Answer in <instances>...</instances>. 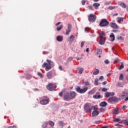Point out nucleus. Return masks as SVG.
I'll return each instance as SVG.
<instances>
[{
	"mask_svg": "<svg viewBox=\"0 0 128 128\" xmlns=\"http://www.w3.org/2000/svg\"><path fill=\"white\" fill-rule=\"evenodd\" d=\"M76 93L74 91L70 92H66L64 93V100L66 101L70 100L72 98H76Z\"/></svg>",
	"mask_w": 128,
	"mask_h": 128,
	"instance_id": "1",
	"label": "nucleus"
},
{
	"mask_svg": "<svg viewBox=\"0 0 128 128\" xmlns=\"http://www.w3.org/2000/svg\"><path fill=\"white\" fill-rule=\"evenodd\" d=\"M96 106H92L91 108H90L88 104H86L84 106V110L86 112H92V110H96Z\"/></svg>",
	"mask_w": 128,
	"mask_h": 128,
	"instance_id": "2",
	"label": "nucleus"
},
{
	"mask_svg": "<svg viewBox=\"0 0 128 128\" xmlns=\"http://www.w3.org/2000/svg\"><path fill=\"white\" fill-rule=\"evenodd\" d=\"M108 24H110V22L106 18L102 19L99 24V26L102 28L108 26Z\"/></svg>",
	"mask_w": 128,
	"mask_h": 128,
	"instance_id": "3",
	"label": "nucleus"
},
{
	"mask_svg": "<svg viewBox=\"0 0 128 128\" xmlns=\"http://www.w3.org/2000/svg\"><path fill=\"white\" fill-rule=\"evenodd\" d=\"M46 88L48 90L52 92V90H55L56 88V86L53 83H50L46 86Z\"/></svg>",
	"mask_w": 128,
	"mask_h": 128,
	"instance_id": "4",
	"label": "nucleus"
},
{
	"mask_svg": "<svg viewBox=\"0 0 128 128\" xmlns=\"http://www.w3.org/2000/svg\"><path fill=\"white\" fill-rule=\"evenodd\" d=\"M88 90V87H86L82 89L80 88V86H78L76 88V92H78L79 94H84V92H86Z\"/></svg>",
	"mask_w": 128,
	"mask_h": 128,
	"instance_id": "5",
	"label": "nucleus"
},
{
	"mask_svg": "<svg viewBox=\"0 0 128 128\" xmlns=\"http://www.w3.org/2000/svg\"><path fill=\"white\" fill-rule=\"evenodd\" d=\"M88 20L89 22H96V16L92 14H90L88 16Z\"/></svg>",
	"mask_w": 128,
	"mask_h": 128,
	"instance_id": "6",
	"label": "nucleus"
},
{
	"mask_svg": "<svg viewBox=\"0 0 128 128\" xmlns=\"http://www.w3.org/2000/svg\"><path fill=\"white\" fill-rule=\"evenodd\" d=\"M42 68H46L45 70L46 72L50 70H52V66H48V63L46 62L44 63L42 65Z\"/></svg>",
	"mask_w": 128,
	"mask_h": 128,
	"instance_id": "7",
	"label": "nucleus"
},
{
	"mask_svg": "<svg viewBox=\"0 0 128 128\" xmlns=\"http://www.w3.org/2000/svg\"><path fill=\"white\" fill-rule=\"evenodd\" d=\"M48 102H50V98L43 99L40 101V104L42 106H46V104H48Z\"/></svg>",
	"mask_w": 128,
	"mask_h": 128,
	"instance_id": "8",
	"label": "nucleus"
},
{
	"mask_svg": "<svg viewBox=\"0 0 128 128\" xmlns=\"http://www.w3.org/2000/svg\"><path fill=\"white\" fill-rule=\"evenodd\" d=\"M115 93L114 92H106L104 94L105 98H110V96H114Z\"/></svg>",
	"mask_w": 128,
	"mask_h": 128,
	"instance_id": "9",
	"label": "nucleus"
},
{
	"mask_svg": "<svg viewBox=\"0 0 128 128\" xmlns=\"http://www.w3.org/2000/svg\"><path fill=\"white\" fill-rule=\"evenodd\" d=\"M100 92H96L95 95L93 96V98H95L96 100H98L100 98H102V96L100 94Z\"/></svg>",
	"mask_w": 128,
	"mask_h": 128,
	"instance_id": "10",
	"label": "nucleus"
},
{
	"mask_svg": "<svg viewBox=\"0 0 128 128\" xmlns=\"http://www.w3.org/2000/svg\"><path fill=\"white\" fill-rule=\"evenodd\" d=\"M110 26L112 28H115L116 30H118V26L114 22H110Z\"/></svg>",
	"mask_w": 128,
	"mask_h": 128,
	"instance_id": "11",
	"label": "nucleus"
},
{
	"mask_svg": "<svg viewBox=\"0 0 128 128\" xmlns=\"http://www.w3.org/2000/svg\"><path fill=\"white\" fill-rule=\"evenodd\" d=\"M66 34L67 36L68 34H70V32H72V24H68V29L66 30Z\"/></svg>",
	"mask_w": 128,
	"mask_h": 128,
	"instance_id": "12",
	"label": "nucleus"
},
{
	"mask_svg": "<svg viewBox=\"0 0 128 128\" xmlns=\"http://www.w3.org/2000/svg\"><path fill=\"white\" fill-rule=\"evenodd\" d=\"M122 94L120 96V98H121V100H124L125 98H126V96H128V94L126 92H122Z\"/></svg>",
	"mask_w": 128,
	"mask_h": 128,
	"instance_id": "13",
	"label": "nucleus"
},
{
	"mask_svg": "<svg viewBox=\"0 0 128 128\" xmlns=\"http://www.w3.org/2000/svg\"><path fill=\"white\" fill-rule=\"evenodd\" d=\"M46 76L48 80L52 78V71L48 72L46 74Z\"/></svg>",
	"mask_w": 128,
	"mask_h": 128,
	"instance_id": "14",
	"label": "nucleus"
},
{
	"mask_svg": "<svg viewBox=\"0 0 128 128\" xmlns=\"http://www.w3.org/2000/svg\"><path fill=\"white\" fill-rule=\"evenodd\" d=\"M98 114H100V112L98 110L94 111L92 112V118H96V116H98Z\"/></svg>",
	"mask_w": 128,
	"mask_h": 128,
	"instance_id": "15",
	"label": "nucleus"
},
{
	"mask_svg": "<svg viewBox=\"0 0 128 128\" xmlns=\"http://www.w3.org/2000/svg\"><path fill=\"white\" fill-rule=\"evenodd\" d=\"M62 40H64L62 36H56V41L57 42H62Z\"/></svg>",
	"mask_w": 128,
	"mask_h": 128,
	"instance_id": "16",
	"label": "nucleus"
},
{
	"mask_svg": "<svg viewBox=\"0 0 128 128\" xmlns=\"http://www.w3.org/2000/svg\"><path fill=\"white\" fill-rule=\"evenodd\" d=\"M110 42H114L116 38L114 37V33H112L110 36Z\"/></svg>",
	"mask_w": 128,
	"mask_h": 128,
	"instance_id": "17",
	"label": "nucleus"
},
{
	"mask_svg": "<svg viewBox=\"0 0 128 128\" xmlns=\"http://www.w3.org/2000/svg\"><path fill=\"white\" fill-rule=\"evenodd\" d=\"M100 6V4L96 2H95L93 4V6H94L95 10H98Z\"/></svg>",
	"mask_w": 128,
	"mask_h": 128,
	"instance_id": "18",
	"label": "nucleus"
},
{
	"mask_svg": "<svg viewBox=\"0 0 128 128\" xmlns=\"http://www.w3.org/2000/svg\"><path fill=\"white\" fill-rule=\"evenodd\" d=\"M105 42H106V40H104V38H102L100 40V41L99 42V44L102 45V44H104Z\"/></svg>",
	"mask_w": 128,
	"mask_h": 128,
	"instance_id": "19",
	"label": "nucleus"
},
{
	"mask_svg": "<svg viewBox=\"0 0 128 128\" xmlns=\"http://www.w3.org/2000/svg\"><path fill=\"white\" fill-rule=\"evenodd\" d=\"M100 106H102V108L106 107V106H108V103L106 102H102L100 104Z\"/></svg>",
	"mask_w": 128,
	"mask_h": 128,
	"instance_id": "20",
	"label": "nucleus"
},
{
	"mask_svg": "<svg viewBox=\"0 0 128 128\" xmlns=\"http://www.w3.org/2000/svg\"><path fill=\"white\" fill-rule=\"evenodd\" d=\"M74 40V36L72 35L70 36V38H68V42H72Z\"/></svg>",
	"mask_w": 128,
	"mask_h": 128,
	"instance_id": "21",
	"label": "nucleus"
},
{
	"mask_svg": "<svg viewBox=\"0 0 128 128\" xmlns=\"http://www.w3.org/2000/svg\"><path fill=\"white\" fill-rule=\"evenodd\" d=\"M116 98H114V97H111L108 100V102H114V100Z\"/></svg>",
	"mask_w": 128,
	"mask_h": 128,
	"instance_id": "22",
	"label": "nucleus"
},
{
	"mask_svg": "<svg viewBox=\"0 0 128 128\" xmlns=\"http://www.w3.org/2000/svg\"><path fill=\"white\" fill-rule=\"evenodd\" d=\"M100 74V70L98 69H96V70L93 72L94 76H96V74Z\"/></svg>",
	"mask_w": 128,
	"mask_h": 128,
	"instance_id": "23",
	"label": "nucleus"
},
{
	"mask_svg": "<svg viewBox=\"0 0 128 128\" xmlns=\"http://www.w3.org/2000/svg\"><path fill=\"white\" fill-rule=\"evenodd\" d=\"M116 86L117 88H122V84L121 82H118L116 84Z\"/></svg>",
	"mask_w": 128,
	"mask_h": 128,
	"instance_id": "24",
	"label": "nucleus"
},
{
	"mask_svg": "<svg viewBox=\"0 0 128 128\" xmlns=\"http://www.w3.org/2000/svg\"><path fill=\"white\" fill-rule=\"evenodd\" d=\"M48 124L50 126H54V122L52 121H48Z\"/></svg>",
	"mask_w": 128,
	"mask_h": 128,
	"instance_id": "25",
	"label": "nucleus"
},
{
	"mask_svg": "<svg viewBox=\"0 0 128 128\" xmlns=\"http://www.w3.org/2000/svg\"><path fill=\"white\" fill-rule=\"evenodd\" d=\"M114 114H118V109H114L113 111Z\"/></svg>",
	"mask_w": 128,
	"mask_h": 128,
	"instance_id": "26",
	"label": "nucleus"
},
{
	"mask_svg": "<svg viewBox=\"0 0 128 128\" xmlns=\"http://www.w3.org/2000/svg\"><path fill=\"white\" fill-rule=\"evenodd\" d=\"M124 74H121L119 77V80H124Z\"/></svg>",
	"mask_w": 128,
	"mask_h": 128,
	"instance_id": "27",
	"label": "nucleus"
},
{
	"mask_svg": "<svg viewBox=\"0 0 128 128\" xmlns=\"http://www.w3.org/2000/svg\"><path fill=\"white\" fill-rule=\"evenodd\" d=\"M37 74H38V76H40V78H44V75H42V73H40V72H37Z\"/></svg>",
	"mask_w": 128,
	"mask_h": 128,
	"instance_id": "28",
	"label": "nucleus"
},
{
	"mask_svg": "<svg viewBox=\"0 0 128 128\" xmlns=\"http://www.w3.org/2000/svg\"><path fill=\"white\" fill-rule=\"evenodd\" d=\"M116 20H117V22H120L124 20V18H118Z\"/></svg>",
	"mask_w": 128,
	"mask_h": 128,
	"instance_id": "29",
	"label": "nucleus"
},
{
	"mask_svg": "<svg viewBox=\"0 0 128 128\" xmlns=\"http://www.w3.org/2000/svg\"><path fill=\"white\" fill-rule=\"evenodd\" d=\"M62 28H64V26L62 25H60L59 28H57L56 30L58 32H60L62 29Z\"/></svg>",
	"mask_w": 128,
	"mask_h": 128,
	"instance_id": "30",
	"label": "nucleus"
},
{
	"mask_svg": "<svg viewBox=\"0 0 128 128\" xmlns=\"http://www.w3.org/2000/svg\"><path fill=\"white\" fill-rule=\"evenodd\" d=\"M120 6L122 8H126V4L124 3L120 4Z\"/></svg>",
	"mask_w": 128,
	"mask_h": 128,
	"instance_id": "31",
	"label": "nucleus"
},
{
	"mask_svg": "<svg viewBox=\"0 0 128 128\" xmlns=\"http://www.w3.org/2000/svg\"><path fill=\"white\" fill-rule=\"evenodd\" d=\"M100 112H106V110L102 108H100L99 110Z\"/></svg>",
	"mask_w": 128,
	"mask_h": 128,
	"instance_id": "32",
	"label": "nucleus"
},
{
	"mask_svg": "<svg viewBox=\"0 0 128 128\" xmlns=\"http://www.w3.org/2000/svg\"><path fill=\"white\" fill-rule=\"evenodd\" d=\"M79 72L78 74H82V72H84V68H80L78 69Z\"/></svg>",
	"mask_w": 128,
	"mask_h": 128,
	"instance_id": "33",
	"label": "nucleus"
},
{
	"mask_svg": "<svg viewBox=\"0 0 128 128\" xmlns=\"http://www.w3.org/2000/svg\"><path fill=\"white\" fill-rule=\"evenodd\" d=\"M46 62H48V66H52V64H54V62H51L49 60H47Z\"/></svg>",
	"mask_w": 128,
	"mask_h": 128,
	"instance_id": "34",
	"label": "nucleus"
},
{
	"mask_svg": "<svg viewBox=\"0 0 128 128\" xmlns=\"http://www.w3.org/2000/svg\"><path fill=\"white\" fill-rule=\"evenodd\" d=\"M102 52L101 49L97 50V54H102Z\"/></svg>",
	"mask_w": 128,
	"mask_h": 128,
	"instance_id": "35",
	"label": "nucleus"
},
{
	"mask_svg": "<svg viewBox=\"0 0 128 128\" xmlns=\"http://www.w3.org/2000/svg\"><path fill=\"white\" fill-rule=\"evenodd\" d=\"M58 124H59L60 126H64V121H58Z\"/></svg>",
	"mask_w": 128,
	"mask_h": 128,
	"instance_id": "36",
	"label": "nucleus"
},
{
	"mask_svg": "<svg viewBox=\"0 0 128 128\" xmlns=\"http://www.w3.org/2000/svg\"><path fill=\"white\" fill-rule=\"evenodd\" d=\"M94 84L96 86H98V78L94 80Z\"/></svg>",
	"mask_w": 128,
	"mask_h": 128,
	"instance_id": "37",
	"label": "nucleus"
},
{
	"mask_svg": "<svg viewBox=\"0 0 128 128\" xmlns=\"http://www.w3.org/2000/svg\"><path fill=\"white\" fill-rule=\"evenodd\" d=\"M48 126V122H44L42 125V128H45Z\"/></svg>",
	"mask_w": 128,
	"mask_h": 128,
	"instance_id": "38",
	"label": "nucleus"
},
{
	"mask_svg": "<svg viewBox=\"0 0 128 128\" xmlns=\"http://www.w3.org/2000/svg\"><path fill=\"white\" fill-rule=\"evenodd\" d=\"M116 8V6H110L108 8V10H114Z\"/></svg>",
	"mask_w": 128,
	"mask_h": 128,
	"instance_id": "39",
	"label": "nucleus"
},
{
	"mask_svg": "<svg viewBox=\"0 0 128 128\" xmlns=\"http://www.w3.org/2000/svg\"><path fill=\"white\" fill-rule=\"evenodd\" d=\"M122 124H126L128 126V120H124L122 122Z\"/></svg>",
	"mask_w": 128,
	"mask_h": 128,
	"instance_id": "40",
	"label": "nucleus"
},
{
	"mask_svg": "<svg viewBox=\"0 0 128 128\" xmlns=\"http://www.w3.org/2000/svg\"><path fill=\"white\" fill-rule=\"evenodd\" d=\"M88 0H82V6H84L86 4V2Z\"/></svg>",
	"mask_w": 128,
	"mask_h": 128,
	"instance_id": "41",
	"label": "nucleus"
},
{
	"mask_svg": "<svg viewBox=\"0 0 128 128\" xmlns=\"http://www.w3.org/2000/svg\"><path fill=\"white\" fill-rule=\"evenodd\" d=\"M124 64H122L118 68V70H120L122 68H124Z\"/></svg>",
	"mask_w": 128,
	"mask_h": 128,
	"instance_id": "42",
	"label": "nucleus"
},
{
	"mask_svg": "<svg viewBox=\"0 0 128 128\" xmlns=\"http://www.w3.org/2000/svg\"><path fill=\"white\" fill-rule=\"evenodd\" d=\"M88 8L90 10H94V8H92V6H90L88 7Z\"/></svg>",
	"mask_w": 128,
	"mask_h": 128,
	"instance_id": "43",
	"label": "nucleus"
},
{
	"mask_svg": "<svg viewBox=\"0 0 128 128\" xmlns=\"http://www.w3.org/2000/svg\"><path fill=\"white\" fill-rule=\"evenodd\" d=\"M104 62L106 64H110V61H108V60H105Z\"/></svg>",
	"mask_w": 128,
	"mask_h": 128,
	"instance_id": "44",
	"label": "nucleus"
},
{
	"mask_svg": "<svg viewBox=\"0 0 128 128\" xmlns=\"http://www.w3.org/2000/svg\"><path fill=\"white\" fill-rule=\"evenodd\" d=\"M102 92H108V88H102Z\"/></svg>",
	"mask_w": 128,
	"mask_h": 128,
	"instance_id": "45",
	"label": "nucleus"
},
{
	"mask_svg": "<svg viewBox=\"0 0 128 128\" xmlns=\"http://www.w3.org/2000/svg\"><path fill=\"white\" fill-rule=\"evenodd\" d=\"M118 40H124V37L120 36V37H118Z\"/></svg>",
	"mask_w": 128,
	"mask_h": 128,
	"instance_id": "46",
	"label": "nucleus"
},
{
	"mask_svg": "<svg viewBox=\"0 0 128 128\" xmlns=\"http://www.w3.org/2000/svg\"><path fill=\"white\" fill-rule=\"evenodd\" d=\"M112 32H116V33L120 32V31L118 30H112Z\"/></svg>",
	"mask_w": 128,
	"mask_h": 128,
	"instance_id": "47",
	"label": "nucleus"
},
{
	"mask_svg": "<svg viewBox=\"0 0 128 128\" xmlns=\"http://www.w3.org/2000/svg\"><path fill=\"white\" fill-rule=\"evenodd\" d=\"M16 125H14V126H9L8 127L10 128H16Z\"/></svg>",
	"mask_w": 128,
	"mask_h": 128,
	"instance_id": "48",
	"label": "nucleus"
},
{
	"mask_svg": "<svg viewBox=\"0 0 128 128\" xmlns=\"http://www.w3.org/2000/svg\"><path fill=\"white\" fill-rule=\"evenodd\" d=\"M108 84V82L104 81L102 83V84H103V86H106V84Z\"/></svg>",
	"mask_w": 128,
	"mask_h": 128,
	"instance_id": "49",
	"label": "nucleus"
},
{
	"mask_svg": "<svg viewBox=\"0 0 128 128\" xmlns=\"http://www.w3.org/2000/svg\"><path fill=\"white\" fill-rule=\"evenodd\" d=\"M42 54H48V52L46 51H44Z\"/></svg>",
	"mask_w": 128,
	"mask_h": 128,
	"instance_id": "50",
	"label": "nucleus"
},
{
	"mask_svg": "<svg viewBox=\"0 0 128 128\" xmlns=\"http://www.w3.org/2000/svg\"><path fill=\"white\" fill-rule=\"evenodd\" d=\"M84 84H85V86H88V85H90V82H85Z\"/></svg>",
	"mask_w": 128,
	"mask_h": 128,
	"instance_id": "51",
	"label": "nucleus"
},
{
	"mask_svg": "<svg viewBox=\"0 0 128 128\" xmlns=\"http://www.w3.org/2000/svg\"><path fill=\"white\" fill-rule=\"evenodd\" d=\"M100 80H104V76H101L99 78Z\"/></svg>",
	"mask_w": 128,
	"mask_h": 128,
	"instance_id": "52",
	"label": "nucleus"
},
{
	"mask_svg": "<svg viewBox=\"0 0 128 128\" xmlns=\"http://www.w3.org/2000/svg\"><path fill=\"white\" fill-rule=\"evenodd\" d=\"M114 126H122V125H120L118 124H116Z\"/></svg>",
	"mask_w": 128,
	"mask_h": 128,
	"instance_id": "53",
	"label": "nucleus"
},
{
	"mask_svg": "<svg viewBox=\"0 0 128 128\" xmlns=\"http://www.w3.org/2000/svg\"><path fill=\"white\" fill-rule=\"evenodd\" d=\"M72 60V57H70L68 59V62H71Z\"/></svg>",
	"mask_w": 128,
	"mask_h": 128,
	"instance_id": "54",
	"label": "nucleus"
},
{
	"mask_svg": "<svg viewBox=\"0 0 128 128\" xmlns=\"http://www.w3.org/2000/svg\"><path fill=\"white\" fill-rule=\"evenodd\" d=\"M125 108H126V105H124L122 107V110H125Z\"/></svg>",
	"mask_w": 128,
	"mask_h": 128,
	"instance_id": "55",
	"label": "nucleus"
},
{
	"mask_svg": "<svg viewBox=\"0 0 128 128\" xmlns=\"http://www.w3.org/2000/svg\"><path fill=\"white\" fill-rule=\"evenodd\" d=\"M84 42H81V48H82L84 46Z\"/></svg>",
	"mask_w": 128,
	"mask_h": 128,
	"instance_id": "56",
	"label": "nucleus"
},
{
	"mask_svg": "<svg viewBox=\"0 0 128 128\" xmlns=\"http://www.w3.org/2000/svg\"><path fill=\"white\" fill-rule=\"evenodd\" d=\"M99 36L100 38V39L104 38V36H102V34H100Z\"/></svg>",
	"mask_w": 128,
	"mask_h": 128,
	"instance_id": "57",
	"label": "nucleus"
},
{
	"mask_svg": "<svg viewBox=\"0 0 128 128\" xmlns=\"http://www.w3.org/2000/svg\"><path fill=\"white\" fill-rule=\"evenodd\" d=\"M62 94H63L62 92H60V93H59V96H62Z\"/></svg>",
	"mask_w": 128,
	"mask_h": 128,
	"instance_id": "58",
	"label": "nucleus"
},
{
	"mask_svg": "<svg viewBox=\"0 0 128 128\" xmlns=\"http://www.w3.org/2000/svg\"><path fill=\"white\" fill-rule=\"evenodd\" d=\"M84 30L86 32H88V29L87 28H85Z\"/></svg>",
	"mask_w": 128,
	"mask_h": 128,
	"instance_id": "59",
	"label": "nucleus"
},
{
	"mask_svg": "<svg viewBox=\"0 0 128 128\" xmlns=\"http://www.w3.org/2000/svg\"><path fill=\"white\" fill-rule=\"evenodd\" d=\"M101 34H102V36H106V33H104V32H102Z\"/></svg>",
	"mask_w": 128,
	"mask_h": 128,
	"instance_id": "60",
	"label": "nucleus"
},
{
	"mask_svg": "<svg viewBox=\"0 0 128 128\" xmlns=\"http://www.w3.org/2000/svg\"><path fill=\"white\" fill-rule=\"evenodd\" d=\"M58 68L60 70H62V66H59Z\"/></svg>",
	"mask_w": 128,
	"mask_h": 128,
	"instance_id": "61",
	"label": "nucleus"
},
{
	"mask_svg": "<svg viewBox=\"0 0 128 128\" xmlns=\"http://www.w3.org/2000/svg\"><path fill=\"white\" fill-rule=\"evenodd\" d=\"M60 24V22H58L57 24H56V26H58Z\"/></svg>",
	"mask_w": 128,
	"mask_h": 128,
	"instance_id": "62",
	"label": "nucleus"
},
{
	"mask_svg": "<svg viewBox=\"0 0 128 128\" xmlns=\"http://www.w3.org/2000/svg\"><path fill=\"white\" fill-rule=\"evenodd\" d=\"M115 122H120V119H118V118H116V119H115Z\"/></svg>",
	"mask_w": 128,
	"mask_h": 128,
	"instance_id": "63",
	"label": "nucleus"
},
{
	"mask_svg": "<svg viewBox=\"0 0 128 128\" xmlns=\"http://www.w3.org/2000/svg\"><path fill=\"white\" fill-rule=\"evenodd\" d=\"M98 122H100V120L96 121L94 123V124H98Z\"/></svg>",
	"mask_w": 128,
	"mask_h": 128,
	"instance_id": "64",
	"label": "nucleus"
}]
</instances>
